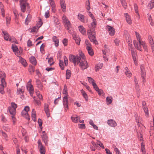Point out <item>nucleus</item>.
Listing matches in <instances>:
<instances>
[{
	"instance_id": "13",
	"label": "nucleus",
	"mask_w": 154,
	"mask_h": 154,
	"mask_svg": "<svg viewBox=\"0 0 154 154\" xmlns=\"http://www.w3.org/2000/svg\"><path fill=\"white\" fill-rule=\"evenodd\" d=\"M107 123L108 125L111 127H114L117 125L116 122L112 119L108 120L107 121Z\"/></svg>"
},
{
	"instance_id": "26",
	"label": "nucleus",
	"mask_w": 154,
	"mask_h": 154,
	"mask_svg": "<svg viewBox=\"0 0 154 154\" xmlns=\"http://www.w3.org/2000/svg\"><path fill=\"white\" fill-rule=\"evenodd\" d=\"M78 17L79 20L82 22H85L84 16L82 14H79L78 15Z\"/></svg>"
},
{
	"instance_id": "23",
	"label": "nucleus",
	"mask_w": 154,
	"mask_h": 154,
	"mask_svg": "<svg viewBox=\"0 0 154 154\" xmlns=\"http://www.w3.org/2000/svg\"><path fill=\"white\" fill-rule=\"evenodd\" d=\"M79 28L80 32L83 35L85 34L86 33V30L85 28L82 26H79Z\"/></svg>"
},
{
	"instance_id": "14",
	"label": "nucleus",
	"mask_w": 154,
	"mask_h": 154,
	"mask_svg": "<svg viewBox=\"0 0 154 154\" xmlns=\"http://www.w3.org/2000/svg\"><path fill=\"white\" fill-rule=\"evenodd\" d=\"M93 22L91 23L90 27H89L90 29H93L94 30L95 28L96 27L97 23L96 21L95 18L93 19Z\"/></svg>"
},
{
	"instance_id": "60",
	"label": "nucleus",
	"mask_w": 154,
	"mask_h": 154,
	"mask_svg": "<svg viewBox=\"0 0 154 154\" xmlns=\"http://www.w3.org/2000/svg\"><path fill=\"white\" fill-rule=\"evenodd\" d=\"M16 40V38L14 37H10V39H9V41L11 42H14L15 41V40Z\"/></svg>"
},
{
	"instance_id": "58",
	"label": "nucleus",
	"mask_w": 154,
	"mask_h": 154,
	"mask_svg": "<svg viewBox=\"0 0 154 154\" xmlns=\"http://www.w3.org/2000/svg\"><path fill=\"white\" fill-rule=\"evenodd\" d=\"M53 58L52 57H50L48 60V63L50 64V66L54 64V62L51 63V62L53 61Z\"/></svg>"
},
{
	"instance_id": "38",
	"label": "nucleus",
	"mask_w": 154,
	"mask_h": 154,
	"mask_svg": "<svg viewBox=\"0 0 154 154\" xmlns=\"http://www.w3.org/2000/svg\"><path fill=\"white\" fill-rule=\"evenodd\" d=\"M148 39L149 40V42L151 45L154 44V42H153V39L151 35H149L148 36Z\"/></svg>"
},
{
	"instance_id": "29",
	"label": "nucleus",
	"mask_w": 154,
	"mask_h": 154,
	"mask_svg": "<svg viewBox=\"0 0 154 154\" xmlns=\"http://www.w3.org/2000/svg\"><path fill=\"white\" fill-rule=\"evenodd\" d=\"M121 3L123 7L125 8H127V4L125 1V0H120Z\"/></svg>"
},
{
	"instance_id": "32",
	"label": "nucleus",
	"mask_w": 154,
	"mask_h": 154,
	"mask_svg": "<svg viewBox=\"0 0 154 154\" xmlns=\"http://www.w3.org/2000/svg\"><path fill=\"white\" fill-rule=\"evenodd\" d=\"M28 70L30 72H33L35 71V68L32 65H29Z\"/></svg>"
},
{
	"instance_id": "6",
	"label": "nucleus",
	"mask_w": 154,
	"mask_h": 154,
	"mask_svg": "<svg viewBox=\"0 0 154 154\" xmlns=\"http://www.w3.org/2000/svg\"><path fill=\"white\" fill-rule=\"evenodd\" d=\"M20 7L21 11L24 12L26 11V9L27 8L28 10H29L30 6L29 4L27 2H23V3H20Z\"/></svg>"
},
{
	"instance_id": "52",
	"label": "nucleus",
	"mask_w": 154,
	"mask_h": 154,
	"mask_svg": "<svg viewBox=\"0 0 154 154\" xmlns=\"http://www.w3.org/2000/svg\"><path fill=\"white\" fill-rule=\"evenodd\" d=\"M38 122L40 128H42V120L41 119H38Z\"/></svg>"
},
{
	"instance_id": "34",
	"label": "nucleus",
	"mask_w": 154,
	"mask_h": 154,
	"mask_svg": "<svg viewBox=\"0 0 154 154\" xmlns=\"http://www.w3.org/2000/svg\"><path fill=\"white\" fill-rule=\"evenodd\" d=\"M31 17L30 15H28V16L26 18L25 21V23L26 25H27L28 24L29 22L31 20Z\"/></svg>"
},
{
	"instance_id": "36",
	"label": "nucleus",
	"mask_w": 154,
	"mask_h": 154,
	"mask_svg": "<svg viewBox=\"0 0 154 154\" xmlns=\"http://www.w3.org/2000/svg\"><path fill=\"white\" fill-rule=\"evenodd\" d=\"M27 89L29 90V91H33L34 89L33 86L32 85H27Z\"/></svg>"
},
{
	"instance_id": "46",
	"label": "nucleus",
	"mask_w": 154,
	"mask_h": 154,
	"mask_svg": "<svg viewBox=\"0 0 154 154\" xmlns=\"http://www.w3.org/2000/svg\"><path fill=\"white\" fill-rule=\"evenodd\" d=\"M79 128L81 129H85V124H78Z\"/></svg>"
},
{
	"instance_id": "31",
	"label": "nucleus",
	"mask_w": 154,
	"mask_h": 154,
	"mask_svg": "<svg viewBox=\"0 0 154 154\" xmlns=\"http://www.w3.org/2000/svg\"><path fill=\"white\" fill-rule=\"evenodd\" d=\"M24 92V89L23 87H22L21 88H19V89H17V94H21L23 93Z\"/></svg>"
},
{
	"instance_id": "11",
	"label": "nucleus",
	"mask_w": 154,
	"mask_h": 154,
	"mask_svg": "<svg viewBox=\"0 0 154 154\" xmlns=\"http://www.w3.org/2000/svg\"><path fill=\"white\" fill-rule=\"evenodd\" d=\"M79 63H80V66L81 67L82 69L83 70L86 69L88 67L87 61H84L82 60Z\"/></svg>"
},
{
	"instance_id": "42",
	"label": "nucleus",
	"mask_w": 154,
	"mask_h": 154,
	"mask_svg": "<svg viewBox=\"0 0 154 154\" xmlns=\"http://www.w3.org/2000/svg\"><path fill=\"white\" fill-rule=\"evenodd\" d=\"M11 18L10 16L6 17V22L7 25H9L10 23Z\"/></svg>"
},
{
	"instance_id": "54",
	"label": "nucleus",
	"mask_w": 154,
	"mask_h": 154,
	"mask_svg": "<svg viewBox=\"0 0 154 154\" xmlns=\"http://www.w3.org/2000/svg\"><path fill=\"white\" fill-rule=\"evenodd\" d=\"M11 106L10 107H12L13 108H14L15 109L17 108V105L14 103H11ZM10 107V106H9Z\"/></svg>"
},
{
	"instance_id": "37",
	"label": "nucleus",
	"mask_w": 154,
	"mask_h": 154,
	"mask_svg": "<svg viewBox=\"0 0 154 154\" xmlns=\"http://www.w3.org/2000/svg\"><path fill=\"white\" fill-rule=\"evenodd\" d=\"M43 23L42 21L40 19V20L38 21V22L37 23V27H38L37 30L41 27V26L42 25Z\"/></svg>"
},
{
	"instance_id": "55",
	"label": "nucleus",
	"mask_w": 154,
	"mask_h": 154,
	"mask_svg": "<svg viewBox=\"0 0 154 154\" xmlns=\"http://www.w3.org/2000/svg\"><path fill=\"white\" fill-rule=\"evenodd\" d=\"M49 16H50L49 12L48 11H46L45 12V17L46 18H47L49 17Z\"/></svg>"
},
{
	"instance_id": "39",
	"label": "nucleus",
	"mask_w": 154,
	"mask_h": 154,
	"mask_svg": "<svg viewBox=\"0 0 154 154\" xmlns=\"http://www.w3.org/2000/svg\"><path fill=\"white\" fill-rule=\"evenodd\" d=\"M6 77L5 73L3 71H0V78L1 79L5 78Z\"/></svg>"
},
{
	"instance_id": "43",
	"label": "nucleus",
	"mask_w": 154,
	"mask_h": 154,
	"mask_svg": "<svg viewBox=\"0 0 154 154\" xmlns=\"http://www.w3.org/2000/svg\"><path fill=\"white\" fill-rule=\"evenodd\" d=\"M12 49L13 51L14 52L16 51H19L18 48L16 46H14L13 45H12Z\"/></svg>"
},
{
	"instance_id": "24",
	"label": "nucleus",
	"mask_w": 154,
	"mask_h": 154,
	"mask_svg": "<svg viewBox=\"0 0 154 154\" xmlns=\"http://www.w3.org/2000/svg\"><path fill=\"white\" fill-rule=\"evenodd\" d=\"M86 49L88 51V53L90 55L92 56L94 55V52L91 47L86 48Z\"/></svg>"
},
{
	"instance_id": "7",
	"label": "nucleus",
	"mask_w": 154,
	"mask_h": 154,
	"mask_svg": "<svg viewBox=\"0 0 154 154\" xmlns=\"http://www.w3.org/2000/svg\"><path fill=\"white\" fill-rule=\"evenodd\" d=\"M141 73L140 75L142 78V80L143 82H146L145 78L146 76V72L145 70L144 66L143 65H141L140 66Z\"/></svg>"
},
{
	"instance_id": "49",
	"label": "nucleus",
	"mask_w": 154,
	"mask_h": 154,
	"mask_svg": "<svg viewBox=\"0 0 154 154\" xmlns=\"http://www.w3.org/2000/svg\"><path fill=\"white\" fill-rule=\"evenodd\" d=\"M1 84H2L3 85L6 86V83L5 81V78L1 79Z\"/></svg>"
},
{
	"instance_id": "41",
	"label": "nucleus",
	"mask_w": 154,
	"mask_h": 154,
	"mask_svg": "<svg viewBox=\"0 0 154 154\" xmlns=\"http://www.w3.org/2000/svg\"><path fill=\"white\" fill-rule=\"evenodd\" d=\"M37 26H34L32 27V28L29 29V30H31L30 32H34L36 31V29H37Z\"/></svg>"
},
{
	"instance_id": "47",
	"label": "nucleus",
	"mask_w": 154,
	"mask_h": 154,
	"mask_svg": "<svg viewBox=\"0 0 154 154\" xmlns=\"http://www.w3.org/2000/svg\"><path fill=\"white\" fill-rule=\"evenodd\" d=\"M97 144L99 145L103 149H104V147L103 144L100 140H97Z\"/></svg>"
},
{
	"instance_id": "18",
	"label": "nucleus",
	"mask_w": 154,
	"mask_h": 154,
	"mask_svg": "<svg viewBox=\"0 0 154 154\" xmlns=\"http://www.w3.org/2000/svg\"><path fill=\"white\" fill-rule=\"evenodd\" d=\"M81 92L83 96L85 99L86 101H88V97L87 94L83 89H82L81 90Z\"/></svg>"
},
{
	"instance_id": "3",
	"label": "nucleus",
	"mask_w": 154,
	"mask_h": 154,
	"mask_svg": "<svg viewBox=\"0 0 154 154\" xmlns=\"http://www.w3.org/2000/svg\"><path fill=\"white\" fill-rule=\"evenodd\" d=\"M63 94H65L66 95L63 98V105L65 107V110L67 111V110L68 109V100L67 97V89L66 85H65L64 86V89L63 90Z\"/></svg>"
},
{
	"instance_id": "27",
	"label": "nucleus",
	"mask_w": 154,
	"mask_h": 154,
	"mask_svg": "<svg viewBox=\"0 0 154 154\" xmlns=\"http://www.w3.org/2000/svg\"><path fill=\"white\" fill-rule=\"evenodd\" d=\"M2 33L4 34L5 40L6 41H9L10 36L9 35L8 33L4 31H3Z\"/></svg>"
},
{
	"instance_id": "40",
	"label": "nucleus",
	"mask_w": 154,
	"mask_h": 154,
	"mask_svg": "<svg viewBox=\"0 0 154 154\" xmlns=\"http://www.w3.org/2000/svg\"><path fill=\"white\" fill-rule=\"evenodd\" d=\"M85 43L86 46V48H88V47H91V45L89 42L88 40H86L85 41Z\"/></svg>"
},
{
	"instance_id": "8",
	"label": "nucleus",
	"mask_w": 154,
	"mask_h": 154,
	"mask_svg": "<svg viewBox=\"0 0 154 154\" xmlns=\"http://www.w3.org/2000/svg\"><path fill=\"white\" fill-rule=\"evenodd\" d=\"M38 147L41 154H45V146L43 145L40 140H38Z\"/></svg>"
},
{
	"instance_id": "16",
	"label": "nucleus",
	"mask_w": 154,
	"mask_h": 154,
	"mask_svg": "<svg viewBox=\"0 0 154 154\" xmlns=\"http://www.w3.org/2000/svg\"><path fill=\"white\" fill-rule=\"evenodd\" d=\"M36 84L37 87L40 89H42L43 85L40 80L39 79H37L36 80Z\"/></svg>"
},
{
	"instance_id": "48",
	"label": "nucleus",
	"mask_w": 154,
	"mask_h": 154,
	"mask_svg": "<svg viewBox=\"0 0 154 154\" xmlns=\"http://www.w3.org/2000/svg\"><path fill=\"white\" fill-rule=\"evenodd\" d=\"M135 33L136 34V35L137 40V42H141L140 39V36L139 34L137 33V32H135Z\"/></svg>"
},
{
	"instance_id": "17",
	"label": "nucleus",
	"mask_w": 154,
	"mask_h": 154,
	"mask_svg": "<svg viewBox=\"0 0 154 154\" xmlns=\"http://www.w3.org/2000/svg\"><path fill=\"white\" fill-rule=\"evenodd\" d=\"M29 61L32 64L34 65H36V60L34 57L32 56L30 58Z\"/></svg>"
},
{
	"instance_id": "15",
	"label": "nucleus",
	"mask_w": 154,
	"mask_h": 154,
	"mask_svg": "<svg viewBox=\"0 0 154 154\" xmlns=\"http://www.w3.org/2000/svg\"><path fill=\"white\" fill-rule=\"evenodd\" d=\"M60 4L61 8L63 9L62 10L63 12H64L66 9V6L64 0H60Z\"/></svg>"
},
{
	"instance_id": "1",
	"label": "nucleus",
	"mask_w": 154,
	"mask_h": 154,
	"mask_svg": "<svg viewBox=\"0 0 154 154\" xmlns=\"http://www.w3.org/2000/svg\"><path fill=\"white\" fill-rule=\"evenodd\" d=\"M81 57L83 59L85 60V56L84 54L82 53L80 54V55H76L75 56L74 55H70L69 57V60L71 62L73 63L75 66L78 64L80 62L81 59Z\"/></svg>"
},
{
	"instance_id": "62",
	"label": "nucleus",
	"mask_w": 154,
	"mask_h": 154,
	"mask_svg": "<svg viewBox=\"0 0 154 154\" xmlns=\"http://www.w3.org/2000/svg\"><path fill=\"white\" fill-rule=\"evenodd\" d=\"M29 106H26L24 107L23 110L22 111L25 112V111H26L28 112L29 111Z\"/></svg>"
},
{
	"instance_id": "21",
	"label": "nucleus",
	"mask_w": 154,
	"mask_h": 154,
	"mask_svg": "<svg viewBox=\"0 0 154 154\" xmlns=\"http://www.w3.org/2000/svg\"><path fill=\"white\" fill-rule=\"evenodd\" d=\"M71 119L73 122L77 123L78 122V120H80V117H79V116H76L75 117H73V116H71Z\"/></svg>"
},
{
	"instance_id": "4",
	"label": "nucleus",
	"mask_w": 154,
	"mask_h": 154,
	"mask_svg": "<svg viewBox=\"0 0 154 154\" xmlns=\"http://www.w3.org/2000/svg\"><path fill=\"white\" fill-rule=\"evenodd\" d=\"M133 43L136 48L138 50L142 51V50L141 48V45H142L143 48L145 51H147V46L145 43L144 42H137L136 40H134Z\"/></svg>"
},
{
	"instance_id": "53",
	"label": "nucleus",
	"mask_w": 154,
	"mask_h": 154,
	"mask_svg": "<svg viewBox=\"0 0 154 154\" xmlns=\"http://www.w3.org/2000/svg\"><path fill=\"white\" fill-rule=\"evenodd\" d=\"M67 39L66 38H64L63 40V43L64 46H66L67 45Z\"/></svg>"
},
{
	"instance_id": "51",
	"label": "nucleus",
	"mask_w": 154,
	"mask_h": 154,
	"mask_svg": "<svg viewBox=\"0 0 154 154\" xmlns=\"http://www.w3.org/2000/svg\"><path fill=\"white\" fill-rule=\"evenodd\" d=\"M64 62L66 66L68 65V59L66 57L64 56L63 57Z\"/></svg>"
},
{
	"instance_id": "2",
	"label": "nucleus",
	"mask_w": 154,
	"mask_h": 154,
	"mask_svg": "<svg viewBox=\"0 0 154 154\" xmlns=\"http://www.w3.org/2000/svg\"><path fill=\"white\" fill-rule=\"evenodd\" d=\"M95 33V31L93 29H89L88 31V35L91 42L95 45H97L98 42L96 39Z\"/></svg>"
},
{
	"instance_id": "9",
	"label": "nucleus",
	"mask_w": 154,
	"mask_h": 154,
	"mask_svg": "<svg viewBox=\"0 0 154 154\" xmlns=\"http://www.w3.org/2000/svg\"><path fill=\"white\" fill-rule=\"evenodd\" d=\"M131 49L132 56L135 64L136 65L137 64V55L136 52V51H135L133 48H131Z\"/></svg>"
},
{
	"instance_id": "64",
	"label": "nucleus",
	"mask_w": 154,
	"mask_h": 154,
	"mask_svg": "<svg viewBox=\"0 0 154 154\" xmlns=\"http://www.w3.org/2000/svg\"><path fill=\"white\" fill-rule=\"evenodd\" d=\"M80 41L81 39H80L79 37L78 38H77V39H76V40H75V42L76 43V44L79 45H80Z\"/></svg>"
},
{
	"instance_id": "35",
	"label": "nucleus",
	"mask_w": 154,
	"mask_h": 154,
	"mask_svg": "<svg viewBox=\"0 0 154 154\" xmlns=\"http://www.w3.org/2000/svg\"><path fill=\"white\" fill-rule=\"evenodd\" d=\"M60 66L62 70H64V65L63 64V62L62 60H60L59 63Z\"/></svg>"
},
{
	"instance_id": "63",
	"label": "nucleus",
	"mask_w": 154,
	"mask_h": 154,
	"mask_svg": "<svg viewBox=\"0 0 154 154\" xmlns=\"http://www.w3.org/2000/svg\"><path fill=\"white\" fill-rule=\"evenodd\" d=\"M27 45V46L28 47H30L32 45V42L29 39L28 41Z\"/></svg>"
},
{
	"instance_id": "50",
	"label": "nucleus",
	"mask_w": 154,
	"mask_h": 154,
	"mask_svg": "<svg viewBox=\"0 0 154 154\" xmlns=\"http://www.w3.org/2000/svg\"><path fill=\"white\" fill-rule=\"evenodd\" d=\"M88 79L90 83L92 84V83L94 82V80L91 77H88Z\"/></svg>"
},
{
	"instance_id": "12",
	"label": "nucleus",
	"mask_w": 154,
	"mask_h": 154,
	"mask_svg": "<svg viewBox=\"0 0 154 154\" xmlns=\"http://www.w3.org/2000/svg\"><path fill=\"white\" fill-rule=\"evenodd\" d=\"M42 141L44 142L46 146H47L48 144V137L46 134H44L42 136Z\"/></svg>"
},
{
	"instance_id": "19",
	"label": "nucleus",
	"mask_w": 154,
	"mask_h": 154,
	"mask_svg": "<svg viewBox=\"0 0 154 154\" xmlns=\"http://www.w3.org/2000/svg\"><path fill=\"white\" fill-rule=\"evenodd\" d=\"M9 112L11 115L14 116L16 113V109L12 107H8Z\"/></svg>"
},
{
	"instance_id": "20",
	"label": "nucleus",
	"mask_w": 154,
	"mask_h": 154,
	"mask_svg": "<svg viewBox=\"0 0 154 154\" xmlns=\"http://www.w3.org/2000/svg\"><path fill=\"white\" fill-rule=\"evenodd\" d=\"M125 16L127 22L129 24H131V20L128 14H125Z\"/></svg>"
},
{
	"instance_id": "5",
	"label": "nucleus",
	"mask_w": 154,
	"mask_h": 154,
	"mask_svg": "<svg viewBox=\"0 0 154 154\" xmlns=\"http://www.w3.org/2000/svg\"><path fill=\"white\" fill-rule=\"evenodd\" d=\"M62 19L66 29L69 31L71 25L70 21L69 20L67 17L64 15H63Z\"/></svg>"
},
{
	"instance_id": "59",
	"label": "nucleus",
	"mask_w": 154,
	"mask_h": 154,
	"mask_svg": "<svg viewBox=\"0 0 154 154\" xmlns=\"http://www.w3.org/2000/svg\"><path fill=\"white\" fill-rule=\"evenodd\" d=\"M14 14L15 18L17 19L18 16H19V14L17 11L16 10H14Z\"/></svg>"
},
{
	"instance_id": "45",
	"label": "nucleus",
	"mask_w": 154,
	"mask_h": 154,
	"mask_svg": "<svg viewBox=\"0 0 154 154\" xmlns=\"http://www.w3.org/2000/svg\"><path fill=\"white\" fill-rule=\"evenodd\" d=\"M148 19L149 21L150 22V24H151V25L152 26H153V23L152 22V19L151 16L150 15L148 16Z\"/></svg>"
},
{
	"instance_id": "30",
	"label": "nucleus",
	"mask_w": 154,
	"mask_h": 154,
	"mask_svg": "<svg viewBox=\"0 0 154 154\" xmlns=\"http://www.w3.org/2000/svg\"><path fill=\"white\" fill-rule=\"evenodd\" d=\"M6 86L3 85L2 84L0 85V93L3 94L5 93V91H4V88Z\"/></svg>"
},
{
	"instance_id": "44",
	"label": "nucleus",
	"mask_w": 154,
	"mask_h": 154,
	"mask_svg": "<svg viewBox=\"0 0 154 154\" xmlns=\"http://www.w3.org/2000/svg\"><path fill=\"white\" fill-rule=\"evenodd\" d=\"M143 109L144 112L145 113L146 115H149L148 110L147 107H143Z\"/></svg>"
},
{
	"instance_id": "57",
	"label": "nucleus",
	"mask_w": 154,
	"mask_h": 154,
	"mask_svg": "<svg viewBox=\"0 0 154 154\" xmlns=\"http://www.w3.org/2000/svg\"><path fill=\"white\" fill-rule=\"evenodd\" d=\"M28 112L27 111L23 112L22 111L21 112L22 116H29Z\"/></svg>"
},
{
	"instance_id": "56",
	"label": "nucleus",
	"mask_w": 154,
	"mask_h": 154,
	"mask_svg": "<svg viewBox=\"0 0 154 154\" xmlns=\"http://www.w3.org/2000/svg\"><path fill=\"white\" fill-rule=\"evenodd\" d=\"M45 46V44H42L40 47V51L42 52V51H44V48Z\"/></svg>"
},
{
	"instance_id": "61",
	"label": "nucleus",
	"mask_w": 154,
	"mask_h": 154,
	"mask_svg": "<svg viewBox=\"0 0 154 154\" xmlns=\"http://www.w3.org/2000/svg\"><path fill=\"white\" fill-rule=\"evenodd\" d=\"M115 148H114V151L116 152V154H121V152L119 149L116 146H115Z\"/></svg>"
},
{
	"instance_id": "10",
	"label": "nucleus",
	"mask_w": 154,
	"mask_h": 154,
	"mask_svg": "<svg viewBox=\"0 0 154 154\" xmlns=\"http://www.w3.org/2000/svg\"><path fill=\"white\" fill-rule=\"evenodd\" d=\"M106 27L108 29L109 35L111 36L114 35L115 32L114 28L109 25H107Z\"/></svg>"
},
{
	"instance_id": "28",
	"label": "nucleus",
	"mask_w": 154,
	"mask_h": 154,
	"mask_svg": "<svg viewBox=\"0 0 154 154\" xmlns=\"http://www.w3.org/2000/svg\"><path fill=\"white\" fill-rule=\"evenodd\" d=\"M66 79H69L71 77V73L69 70L67 69L66 72Z\"/></svg>"
},
{
	"instance_id": "25",
	"label": "nucleus",
	"mask_w": 154,
	"mask_h": 154,
	"mask_svg": "<svg viewBox=\"0 0 154 154\" xmlns=\"http://www.w3.org/2000/svg\"><path fill=\"white\" fill-rule=\"evenodd\" d=\"M154 7V0H152L150 1L148 5V8L149 9H152Z\"/></svg>"
},
{
	"instance_id": "33",
	"label": "nucleus",
	"mask_w": 154,
	"mask_h": 154,
	"mask_svg": "<svg viewBox=\"0 0 154 154\" xmlns=\"http://www.w3.org/2000/svg\"><path fill=\"white\" fill-rule=\"evenodd\" d=\"M112 97H107L106 98V101L107 102V104H110L111 103L112 100Z\"/></svg>"
},
{
	"instance_id": "22",
	"label": "nucleus",
	"mask_w": 154,
	"mask_h": 154,
	"mask_svg": "<svg viewBox=\"0 0 154 154\" xmlns=\"http://www.w3.org/2000/svg\"><path fill=\"white\" fill-rule=\"evenodd\" d=\"M20 61L24 67H26L27 66V64L26 60L23 58L20 57Z\"/></svg>"
}]
</instances>
